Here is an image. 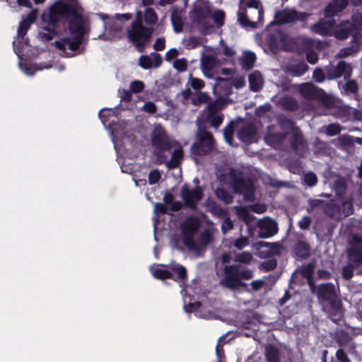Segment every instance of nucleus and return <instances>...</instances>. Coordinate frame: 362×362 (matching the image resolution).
Listing matches in <instances>:
<instances>
[{"label": "nucleus", "instance_id": "nucleus-54", "mask_svg": "<svg viewBox=\"0 0 362 362\" xmlns=\"http://www.w3.org/2000/svg\"><path fill=\"white\" fill-rule=\"evenodd\" d=\"M189 82L192 88L196 90L201 89L204 86V83L202 79L194 78L192 76L189 78Z\"/></svg>", "mask_w": 362, "mask_h": 362}, {"label": "nucleus", "instance_id": "nucleus-24", "mask_svg": "<svg viewBox=\"0 0 362 362\" xmlns=\"http://www.w3.org/2000/svg\"><path fill=\"white\" fill-rule=\"evenodd\" d=\"M238 137L244 142L252 143L257 141V132L252 124H247L239 130Z\"/></svg>", "mask_w": 362, "mask_h": 362}, {"label": "nucleus", "instance_id": "nucleus-23", "mask_svg": "<svg viewBox=\"0 0 362 362\" xmlns=\"http://www.w3.org/2000/svg\"><path fill=\"white\" fill-rule=\"evenodd\" d=\"M352 25L348 21L341 22L338 25H334L332 35L339 40L346 39L349 34L352 33Z\"/></svg>", "mask_w": 362, "mask_h": 362}, {"label": "nucleus", "instance_id": "nucleus-11", "mask_svg": "<svg viewBox=\"0 0 362 362\" xmlns=\"http://www.w3.org/2000/svg\"><path fill=\"white\" fill-rule=\"evenodd\" d=\"M150 270L153 276L159 279H173L172 272L176 274L180 280L185 279L187 275L185 268L180 264H172L168 269L151 267Z\"/></svg>", "mask_w": 362, "mask_h": 362}, {"label": "nucleus", "instance_id": "nucleus-13", "mask_svg": "<svg viewBox=\"0 0 362 362\" xmlns=\"http://www.w3.org/2000/svg\"><path fill=\"white\" fill-rule=\"evenodd\" d=\"M308 17L305 13H298L294 9L285 8L276 11L274 14L275 23L277 24H286L296 21H304Z\"/></svg>", "mask_w": 362, "mask_h": 362}, {"label": "nucleus", "instance_id": "nucleus-6", "mask_svg": "<svg viewBox=\"0 0 362 362\" xmlns=\"http://www.w3.org/2000/svg\"><path fill=\"white\" fill-rule=\"evenodd\" d=\"M252 277V272L249 269H241L238 265H227L223 268V278L221 284L229 288H237L245 286L243 280Z\"/></svg>", "mask_w": 362, "mask_h": 362}, {"label": "nucleus", "instance_id": "nucleus-63", "mask_svg": "<svg viewBox=\"0 0 362 362\" xmlns=\"http://www.w3.org/2000/svg\"><path fill=\"white\" fill-rule=\"evenodd\" d=\"M233 227V221L229 218H226L223 220L221 224V230L223 233H226L228 231L231 230Z\"/></svg>", "mask_w": 362, "mask_h": 362}, {"label": "nucleus", "instance_id": "nucleus-59", "mask_svg": "<svg viewBox=\"0 0 362 362\" xmlns=\"http://www.w3.org/2000/svg\"><path fill=\"white\" fill-rule=\"evenodd\" d=\"M118 95L121 100L123 101L129 102L132 99V92L130 90L119 89Z\"/></svg>", "mask_w": 362, "mask_h": 362}, {"label": "nucleus", "instance_id": "nucleus-7", "mask_svg": "<svg viewBox=\"0 0 362 362\" xmlns=\"http://www.w3.org/2000/svg\"><path fill=\"white\" fill-rule=\"evenodd\" d=\"M317 296L320 303L327 302L330 305L334 315L341 314V302L337 296L336 289L332 284H320L317 290Z\"/></svg>", "mask_w": 362, "mask_h": 362}, {"label": "nucleus", "instance_id": "nucleus-37", "mask_svg": "<svg viewBox=\"0 0 362 362\" xmlns=\"http://www.w3.org/2000/svg\"><path fill=\"white\" fill-rule=\"evenodd\" d=\"M284 40V38L279 35H271L267 39V42L273 52H276L283 45Z\"/></svg>", "mask_w": 362, "mask_h": 362}, {"label": "nucleus", "instance_id": "nucleus-38", "mask_svg": "<svg viewBox=\"0 0 362 362\" xmlns=\"http://www.w3.org/2000/svg\"><path fill=\"white\" fill-rule=\"evenodd\" d=\"M19 66L22 71L28 76H32L34 74L36 70H42L43 69H48L52 67V66H47L43 67H37L34 68L31 64H28L27 62H23L22 61L19 62Z\"/></svg>", "mask_w": 362, "mask_h": 362}, {"label": "nucleus", "instance_id": "nucleus-22", "mask_svg": "<svg viewBox=\"0 0 362 362\" xmlns=\"http://www.w3.org/2000/svg\"><path fill=\"white\" fill-rule=\"evenodd\" d=\"M334 28V23L332 20H320L310 28L313 32L323 36L332 35Z\"/></svg>", "mask_w": 362, "mask_h": 362}, {"label": "nucleus", "instance_id": "nucleus-8", "mask_svg": "<svg viewBox=\"0 0 362 362\" xmlns=\"http://www.w3.org/2000/svg\"><path fill=\"white\" fill-rule=\"evenodd\" d=\"M181 231L184 245L190 250L197 251L199 246L196 243L194 235L199 227V221L195 217H188L181 224Z\"/></svg>", "mask_w": 362, "mask_h": 362}, {"label": "nucleus", "instance_id": "nucleus-45", "mask_svg": "<svg viewBox=\"0 0 362 362\" xmlns=\"http://www.w3.org/2000/svg\"><path fill=\"white\" fill-rule=\"evenodd\" d=\"M334 190L337 196H341L346 190L345 182L343 178L338 177L334 185Z\"/></svg>", "mask_w": 362, "mask_h": 362}, {"label": "nucleus", "instance_id": "nucleus-19", "mask_svg": "<svg viewBox=\"0 0 362 362\" xmlns=\"http://www.w3.org/2000/svg\"><path fill=\"white\" fill-rule=\"evenodd\" d=\"M349 261L359 264L362 263V236L354 235L349 250Z\"/></svg>", "mask_w": 362, "mask_h": 362}, {"label": "nucleus", "instance_id": "nucleus-18", "mask_svg": "<svg viewBox=\"0 0 362 362\" xmlns=\"http://www.w3.org/2000/svg\"><path fill=\"white\" fill-rule=\"evenodd\" d=\"M259 228L258 235L261 238H269L278 232V224L276 221L265 217L257 222Z\"/></svg>", "mask_w": 362, "mask_h": 362}, {"label": "nucleus", "instance_id": "nucleus-17", "mask_svg": "<svg viewBox=\"0 0 362 362\" xmlns=\"http://www.w3.org/2000/svg\"><path fill=\"white\" fill-rule=\"evenodd\" d=\"M164 204L156 203L154 204V213L155 215L153 217L154 221V229L156 228V223L158 222V217L156 212L160 211L162 213H168L169 209L173 211H178L182 206V204L179 202L173 201V196L169 194H165L163 197Z\"/></svg>", "mask_w": 362, "mask_h": 362}, {"label": "nucleus", "instance_id": "nucleus-14", "mask_svg": "<svg viewBox=\"0 0 362 362\" xmlns=\"http://www.w3.org/2000/svg\"><path fill=\"white\" fill-rule=\"evenodd\" d=\"M352 66L344 61L339 62L337 65H329L325 67L326 76L328 79L332 80L344 76L345 80L350 78L352 73Z\"/></svg>", "mask_w": 362, "mask_h": 362}, {"label": "nucleus", "instance_id": "nucleus-32", "mask_svg": "<svg viewBox=\"0 0 362 362\" xmlns=\"http://www.w3.org/2000/svg\"><path fill=\"white\" fill-rule=\"evenodd\" d=\"M263 78L259 71H254L249 75L250 88L254 91L260 90L263 86Z\"/></svg>", "mask_w": 362, "mask_h": 362}, {"label": "nucleus", "instance_id": "nucleus-25", "mask_svg": "<svg viewBox=\"0 0 362 362\" xmlns=\"http://www.w3.org/2000/svg\"><path fill=\"white\" fill-rule=\"evenodd\" d=\"M264 362H281L282 353L279 349L275 346L267 345L264 348Z\"/></svg>", "mask_w": 362, "mask_h": 362}, {"label": "nucleus", "instance_id": "nucleus-21", "mask_svg": "<svg viewBox=\"0 0 362 362\" xmlns=\"http://www.w3.org/2000/svg\"><path fill=\"white\" fill-rule=\"evenodd\" d=\"M162 63L160 54L152 52L150 55H141L139 59V65L144 69L158 68Z\"/></svg>", "mask_w": 362, "mask_h": 362}, {"label": "nucleus", "instance_id": "nucleus-41", "mask_svg": "<svg viewBox=\"0 0 362 362\" xmlns=\"http://www.w3.org/2000/svg\"><path fill=\"white\" fill-rule=\"evenodd\" d=\"M215 193L219 199L222 200L226 204H230L233 202L232 195L221 188L216 189Z\"/></svg>", "mask_w": 362, "mask_h": 362}, {"label": "nucleus", "instance_id": "nucleus-57", "mask_svg": "<svg viewBox=\"0 0 362 362\" xmlns=\"http://www.w3.org/2000/svg\"><path fill=\"white\" fill-rule=\"evenodd\" d=\"M160 173L158 170H154L149 173L148 174V182L150 185H153L157 183L160 178Z\"/></svg>", "mask_w": 362, "mask_h": 362}, {"label": "nucleus", "instance_id": "nucleus-61", "mask_svg": "<svg viewBox=\"0 0 362 362\" xmlns=\"http://www.w3.org/2000/svg\"><path fill=\"white\" fill-rule=\"evenodd\" d=\"M245 362H264V360L260 353L255 351L247 358Z\"/></svg>", "mask_w": 362, "mask_h": 362}, {"label": "nucleus", "instance_id": "nucleus-48", "mask_svg": "<svg viewBox=\"0 0 362 362\" xmlns=\"http://www.w3.org/2000/svg\"><path fill=\"white\" fill-rule=\"evenodd\" d=\"M341 127L337 124H330L326 127L325 133L330 136H335L340 133Z\"/></svg>", "mask_w": 362, "mask_h": 362}, {"label": "nucleus", "instance_id": "nucleus-53", "mask_svg": "<svg viewBox=\"0 0 362 362\" xmlns=\"http://www.w3.org/2000/svg\"><path fill=\"white\" fill-rule=\"evenodd\" d=\"M249 239L246 237H240V238L235 240L233 243L234 247L238 250H242L243 248L249 245Z\"/></svg>", "mask_w": 362, "mask_h": 362}, {"label": "nucleus", "instance_id": "nucleus-58", "mask_svg": "<svg viewBox=\"0 0 362 362\" xmlns=\"http://www.w3.org/2000/svg\"><path fill=\"white\" fill-rule=\"evenodd\" d=\"M354 268L349 264L343 267L342 275L343 277L347 280L350 279L353 276Z\"/></svg>", "mask_w": 362, "mask_h": 362}, {"label": "nucleus", "instance_id": "nucleus-47", "mask_svg": "<svg viewBox=\"0 0 362 362\" xmlns=\"http://www.w3.org/2000/svg\"><path fill=\"white\" fill-rule=\"evenodd\" d=\"M144 88V83L141 81L135 80L130 83L129 89L132 93H141Z\"/></svg>", "mask_w": 362, "mask_h": 362}, {"label": "nucleus", "instance_id": "nucleus-56", "mask_svg": "<svg viewBox=\"0 0 362 362\" xmlns=\"http://www.w3.org/2000/svg\"><path fill=\"white\" fill-rule=\"evenodd\" d=\"M317 179L316 175L313 173H309L305 175L304 182L310 187L314 186L317 183Z\"/></svg>", "mask_w": 362, "mask_h": 362}, {"label": "nucleus", "instance_id": "nucleus-64", "mask_svg": "<svg viewBox=\"0 0 362 362\" xmlns=\"http://www.w3.org/2000/svg\"><path fill=\"white\" fill-rule=\"evenodd\" d=\"M311 223V219L308 216H304L299 221L298 226L302 230L308 229Z\"/></svg>", "mask_w": 362, "mask_h": 362}, {"label": "nucleus", "instance_id": "nucleus-28", "mask_svg": "<svg viewBox=\"0 0 362 362\" xmlns=\"http://www.w3.org/2000/svg\"><path fill=\"white\" fill-rule=\"evenodd\" d=\"M218 65V60L214 55L204 56L201 59V66L205 76L211 77L208 72Z\"/></svg>", "mask_w": 362, "mask_h": 362}, {"label": "nucleus", "instance_id": "nucleus-40", "mask_svg": "<svg viewBox=\"0 0 362 362\" xmlns=\"http://www.w3.org/2000/svg\"><path fill=\"white\" fill-rule=\"evenodd\" d=\"M225 340V337H220L216 347V355L217 358L218 362H226L225 361V355L223 352V349L222 348Z\"/></svg>", "mask_w": 362, "mask_h": 362}, {"label": "nucleus", "instance_id": "nucleus-51", "mask_svg": "<svg viewBox=\"0 0 362 362\" xmlns=\"http://www.w3.org/2000/svg\"><path fill=\"white\" fill-rule=\"evenodd\" d=\"M233 124H228L223 129V136L226 141L230 144H232L233 141Z\"/></svg>", "mask_w": 362, "mask_h": 362}, {"label": "nucleus", "instance_id": "nucleus-4", "mask_svg": "<svg viewBox=\"0 0 362 362\" xmlns=\"http://www.w3.org/2000/svg\"><path fill=\"white\" fill-rule=\"evenodd\" d=\"M99 18L103 21L104 33L98 36L103 40H113L121 38L124 33V22L132 18L131 13L116 14L109 16L105 14H98Z\"/></svg>", "mask_w": 362, "mask_h": 362}, {"label": "nucleus", "instance_id": "nucleus-39", "mask_svg": "<svg viewBox=\"0 0 362 362\" xmlns=\"http://www.w3.org/2000/svg\"><path fill=\"white\" fill-rule=\"evenodd\" d=\"M309 246L306 243L298 242L296 246V253L300 257H305L309 255Z\"/></svg>", "mask_w": 362, "mask_h": 362}, {"label": "nucleus", "instance_id": "nucleus-62", "mask_svg": "<svg viewBox=\"0 0 362 362\" xmlns=\"http://www.w3.org/2000/svg\"><path fill=\"white\" fill-rule=\"evenodd\" d=\"M352 20L354 23L352 26L356 27L362 30V14L360 13H354L352 16Z\"/></svg>", "mask_w": 362, "mask_h": 362}, {"label": "nucleus", "instance_id": "nucleus-49", "mask_svg": "<svg viewBox=\"0 0 362 362\" xmlns=\"http://www.w3.org/2000/svg\"><path fill=\"white\" fill-rule=\"evenodd\" d=\"M173 67L178 71H184L187 67V61L185 58L175 59L173 62Z\"/></svg>", "mask_w": 362, "mask_h": 362}, {"label": "nucleus", "instance_id": "nucleus-50", "mask_svg": "<svg viewBox=\"0 0 362 362\" xmlns=\"http://www.w3.org/2000/svg\"><path fill=\"white\" fill-rule=\"evenodd\" d=\"M239 216L246 223H250L254 220L255 216L250 214L247 209L240 208L238 210Z\"/></svg>", "mask_w": 362, "mask_h": 362}, {"label": "nucleus", "instance_id": "nucleus-42", "mask_svg": "<svg viewBox=\"0 0 362 362\" xmlns=\"http://www.w3.org/2000/svg\"><path fill=\"white\" fill-rule=\"evenodd\" d=\"M171 23L175 33H178L182 30V21L181 18L177 13H173L171 15Z\"/></svg>", "mask_w": 362, "mask_h": 362}, {"label": "nucleus", "instance_id": "nucleus-27", "mask_svg": "<svg viewBox=\"0 0 362 362\" xmlns=\"http://www.w3.org/2000/svg\"><path fill=\"white\" fill-rule=\"evenodd\" d=\"M36 16L37 11H32L25 18L22 20L18 28V37H23L25 35L31 24L34 23Z\"/></svg>", "mask_w": 362, "mask_h": 362}, {"label": "nucleus", "instance_id": "nucleus-3", "mask_svg": "<svg viewBox=\"0 0 362 362\" xmlns=\"http://www.w3.org/2000/svg\"><path fill=\"white\" fill-rule=\"evenodd\" d=\"M238 21L243 28H256L262 24L264 11L259 0H240Z\"/></svg>", "mask_w": 362, "mask_h": 362}, {"label": "nucleus", "instance_id": "nucleus-16", "mask_svg": "<svg viewBox=\"0 0 362 362\" xmlns=\"http://www.w3.org/2000/svg\"><path fill=\"white\" fill-rule=\"evenodd\" d=\"M180 194L187 206L195 209L197 202L202 198V189L199 187L189 189L187 185H184Z\"/></svg>", "mask_w": 362, "mask_h": 362}, {"label": "nucleus", "instance_id": "nucleus-34", "mask_svg": "<svg viewBox=\"0 0 362 362\" xmlns=\"http://www.w3.org/2000/svg\"><path fill=\"white\" fill-rule=\"evenodd\" d=\"M201 303L196 302L192 304H189L187 307H185V311L187 313H194V315L202 318H209L211 315L209 313L202 312L201 310Z\"/></svg>", "mask_w": 362, "mask_h": 362}, {"label": "nucleus", "instance_id": "nucleus-26", "mask_svg": "<svg viewBox=\"0 0 362 362\" xmlns=\"http://www.w3.org/2000/svg\"><path fill=\"white\" fill-rule=\"evenodd\" d=\"M347 5V0H334L326 7L325 10V15L327 17L334 16L344 9Z\"/></svg>", "mask_w": 362, "mask_h": 362}, {"label": "nucleus", "instance_id": "nucleus-44", "mask_svg": "<svg viewBox=\"0 0 362 362\" xmlns=\"http://www.w3.org/2000/svg\"><path fill=\"white\" fill-rule=\"evenodd\" d=\"M252 259V255L249 252H244L242 253H239L235 255V262L243 263V264H250Z\"/></svg>", "mask_w": 362, "mask_h": 362}, {"label": "nucleus", "instance_id": "nucleus-55", "mask_svg": "<svg viewBox=\"0 0 362 362\" xmlns=\"http://www.w3.org/2000/svg\"><path fill=\"white\" fill-rule=\"evenodd\" d=\"M214 21L218 25H222L224 23V13L222 11L217 10L212 15Z\"/></svg>", "mask_w": 362, "mask_h": 362}, {"label": "nucleus", "instance_id": "nucleus-10", "mask_svg": "<svg viewBox=\"0 0 362 362\" xmlns=\"http://www.w3.org/2000/svg\"><path fill=\"white\" fill-rule=\"evenodd\" d=\"M152 145L160 151L168 150L176 145L175 141L169 138L164 129L157 124L154 127L151 134Z\"/></svg>", "mask_w": 362, "mask_h": 362}, {"label": "nucleus", "instance_id": "nucleus-35", "mask_svg": "<svg viewBox=\"0 0 362 362\" xmlns=\"http://www.w3.org/2000/svg\"><path fill=\"white\" fill-rule=\"evenodd\" d=\"M183 156V152L180 147L176 148L173 153L171 159L168 163V166L169 168H176L180 163Z\"/></svg>", "mask_w": 362, "mask_h": 362}, {"label": "nucleus", "instance_id": "nucleus-5", "mask_svg": "<svg viewBox=\"0 0 362 362\" xmlns=\"http://www.w3.org/2000/svg\"><path fill=\"white\" fill-rule=\"evenodd\" d=\"M279 122L281 127L286 132L280 134H270L268 133L265 136V140L272 146H275L276 144L280 143L284 138L286 134L292 132L291 145L296 151H303L305 148V144L303 142V136L296 129L291 120L285 117H279Z\"/></svg>", "mask_w": 362, "mask_h": 362}, {"label": "nucleus", "instance_id": "nucleus-1", "mask_svg": "<svg viewBox=\"0 0 362 362\" xmlns=\"http://www.w3.org/2000/svg\"><path fill=\"white\" fill-rule=\"evenodd\" d=\"M38 35L42 41L51 40L57 34L56 25L62 20L68 23L71 36L54 42L64 57H72L82 44L85 35L89 33V23L83 15V8L77 0H58L47 13L42 16Z\"/></svg>", "mask_w": 362, "mask_h": 362}, {"label": "nucleus", "instance_id": "nucleus-15", "mask_svg": "<svg viewBox=\"0 0 362 362\" xmlns=\"http://www.w3.org/2000/svg\"><path fill=\"white\" fill-rule=\"evenodd\" d=\"M339 202L342 205V209H341L339 206L336 205L332 202L326 204L324 207V211L330 217L339 218L341 216H346L352 213V204L351 202L348 201H341Z\"/></svg>", "mask_w": 362, "mask_h": 362}, {"label": "nucleus", "instance_id": "nucleus-60", "mask_svg": "<svg viewBox=\"0 0 362 362\" xmlns=\"http://www.w3.org/2000/svg\"><path fill=\"white\" fill-rule=\"evenodd\" d=\"M356 51H357V49L355 48L354 46H351L350 47L343 48L339 52V53L337 54V56L339 57H346L347 56L352 54L353 53L356 52Z\"/></svg>", "mask_w": 362, "mask_h": 362}, {"label": "nucleus", "instance_id": "nucleus-20", "mask_svg": "<svg viewBox=\"0 0 362 362\" xmlns=\"http://www.w3.org/2000/svg\"><path fill=\"white\" fill-rule=\"evenodd\" d=\"M223 107L221 100L218 99L215 103L210 104L207 108V119L211 125L218 129L223 122V117L219 112V110Z\"/></svg>", "mask_w": 362, "mask_h": 362}, {"label": "nucleus", "instance_id": "nucleus-9", "mask_svg": "<svg viewBox=\"0 0 362 362\" xmlns=\"http://www.w3.org/2000/svg\"><path fill=\"white\" fill-rule=\"evenodd\" d=\"M197 142L192 146V151L198 155H204L211 152L214 148V141L211 134L198 127Z\"/></svg>", "mask_w": 362, "mask_h": 362}, {"label": "nucleus", "instance_id": "nucleus-46", "mask_svg": "<svg viewBox=\"0 0 362 362\" xmlns=\"http://www.w3.org/2000/svg\"><path fill=\"white\" fill-rule=\"evenodd\" d=\"M238 173H239L235 170H230L228 175V177H233L231 180H228V184L233 186L237 190L239 189L240 187V180L238 177Z\"/></svg>", "mask_w": 362, "mask_h": 362}, {"label": "nucleus", "instance_id": "nucleus-36", "mask_svg": "<svg viewBox=\"0 0 362 362\" xmlns=\"http://www.w3.org/2000/svg\"><path fill=\"white\" fill-rule=\"evenodd\" d=\"M183 46L187 49H194L202 44V38L191 36L182 40Z\"/></svg>", "mask_w": 362, "mask_h": 362}, {"label": "nucleus", "instance_id": "nucleus-31", "mask_svg": "<svg viewBox=\"0 0 362 362\" xmlns=\"http://www.w3.org/2000/svg\"><path fill=\"white\" fill-rule=\"evenodd\" d=\"M272 101L278 103L282 107L287 110H296L298 107L297 102L289 96H284L281 98L274 96L272 98Z\"/></svg>", "mask_w": 362, "mask_h": 362}, {"label": "nucleus", "instance_id": "nucleus-52", "mask_svg": "<svg viewBox=\"0 0 362 362\" xmlns=\"http://www.w3.org/2000/svg\"><path fill=\"white\" fill-rule=\"evenodd\" d=\"M344 90L348 93H355L358 90V85L355 81L349 80L344 84Z\"/></svg>", "mask_w": 362, "mask_h": 362}, {"label": "nucleus", "instance_id": "nucleus-2", "mask_svg": "<svg viewBox=\"0 0 362 362\" xmlns=\"http://www.w3.org/2000/svg\"><path fill=\"white\" fill-rule=\"evenodd\" d=\"M158 21V16L151 7H146L144 11H136L135 18L127 28L126 35L139 52L144 51L153 32L151 26L156 25Z\"/></svg>", "mask_w": 362, "mask_h": 362}, {"label": "nucleus", "instance_id": "nucleus-30", "mask_svg": "<svg viewBox=\"0 0 362 362\" xmlns=\"http://www.w3.org/2000/svg\"><path fill=\"white\" fill-rule=\"evenodd\" d=\"M320 90L310 83H303L300 86V92L303 97L306 99H313L318 95Z\"/></svg>", "mask_w": 362, "mask_h": 362}, {"label": "nucleus", "instance_id": "nucleus-12", "mask_svg": "<svg viewBox=\"0 0 362 362\" xmlns=\"http://www.w3.org/2000/svg\"><path fill=\"white\" fill-rule=\"evenodd\" d=\"M115 112V111L113 109H103L99 112V117L104 126H108L111 129L112 141L114 144L115 151L118 153L119 148L117 137L119 135V132L114 127V124L117 122V117Z\"/></svg>", "mask_w": 362, "mask_h": 362}, {"label": "nucleus", "instance_id": "nucleus-43", "mask_svg": "<svg viewBox=\"0 0 362 362\" xmlns=\"http://www.w3.org/2000/svg\"><path fill=\"white\" fill-rule=\"evenodd\" d=\"M308 69V66L304 62L299 63L298 64L291 67V71L296 76H300L305 74Z\"/></svg>", "mask_w": 362, "mask_h": 362}, {"label": "nucleus", "instance_id": "nucleus-29", "mask_svg": "<svg viewBox=\"0 0 362 362\" xmlns=\"http://www.w3.org/2000/svg\"><path fill=\"white\" fill-rule=\"evenodd\" d=\"M213 90L217 96L221 95H228L232 92V86L230 82L227 80L218 78V83L214 86Z\"/></svg>", "mask_w": 362, "mask_h": 362}, {"label": "nucleus", "instance_id": "nucleus-33", "mask_svg": "<svg viewBox=\"0 0 362 362\" xmlns=\"http://www.w3.org/2000/svg\"><path fill=\"white\" fill-rule=\"evenodd\" d=\"M256 61V56L252 52L247 51L243 53L240 58L242 66L245 69H250Z\"/></svg>", "mask_w": 362, "mask_h": 362}]
</instances>
